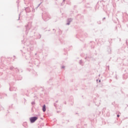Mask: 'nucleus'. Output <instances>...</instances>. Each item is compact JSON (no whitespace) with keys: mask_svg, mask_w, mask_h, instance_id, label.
Listing matches in <instances>:
<instances>
[{"mask_svg":"<svg viewBox=\"0 0 128 128\" xmlns=\"http://www.w3.org/2000/svg\"><path fill=\"white\" fill-rule=\"evenodd\" d=\"M36 120H38V117H32L30 118V122H34Z\"/></svg>","mask_w":128,"mask_h":128,"instance_id":"nucleus-1","label":"nucleus"},{"mask_svg":"<svg viewBox=\"0 0 128 128\" xmlns=\"http://www.w3.org/2000/svg\"><path fill=\"white\" fill-rule=\"evenodd\" d=\"M42 110L44 112H46V104H44L42 108Z\"/></svg>","mask_w":128,"mask_h":128,"instance_id":"nucleus-2","label":"nucleus"},{"mask_svg":"<svg viewBox=\"0 0 128 128\" xmlns=\"http://www.w3.org/2000/svg\"><path fill=\"white\" fill-rule=\"evenodd\" d=\"M118 118H120V115H117Z\"/></svg>","mask_w":128,"mask_h":128,"instance_id":"nucleus-3","label":"nucleus"},{"mask_svg":"<svg viewBox=\"0 0 128 128\" xmlns=\"http://www.w3.org/2000/svg\"><path fill=\"white\" fill-rule=\"evenodd\" d=\"M64 67H62V68H64Z\"/></svg>","mask_w":128,"mask_h":128,"instance_id":"nucleus-4","label":"nucleus"}]
</instances>
